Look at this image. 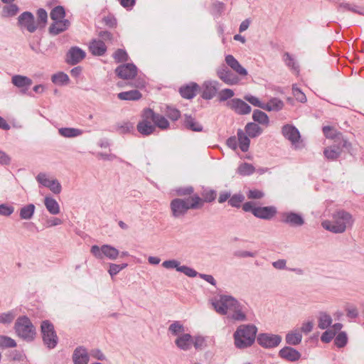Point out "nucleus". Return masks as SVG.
Wrapping results in <instances>:
<instances>
[{
	"mask_svg": "<svg viewBox=\"0 0 364 364\" xmlns=\"http://www.w3.org/2000/svg\"><path fill=\"white\" fill-rule=\"evenodd\" d=\"M354 223L352 215L344 210H338L332 215V220H324L321 226L333 233H343L347 228H351Z\"/></svg>",
	"mask_w": 364,
	"mask_h": 364,
	"instance_id": "1",
	"label": "nucleus"
},
{
	"mask_svg": "<svg viewBox=\"0 0 364 364\" xmlns=\"http://www.w3.org/2000/svg\"><path fill=\"white\" fill-rule=\"evenodd\" d=\"M203 207L201 198L195 194L189 198H175L171 201L170 208L173 218H183L189 210L199 209Z\"/></svg>",
	"mask_w": 364,
	"mask_h": 364,
	"instance_id": "2",
	"label": "nucleus"
},
{
	"mask_svg": "<svg viewBox=\"0 0 364 364\" xmlns=\"http://www.w3.org/2000/svg\"><path fill=\"white\" fill-rule=\"evenodd\" d=\"M257 328L254 324H241L233 333L234 344L238 349L247 348L256 339Z\"/></svg>",
	"mask_w": 364,
	"mask_h": 364,
	"instance_id": "3",
	"label": "nucleus"
},
{
	"mask_svg": "<svg viewBox=\"0 0 364 364\" xmlns=\"http://www.w3.org/2000/svg\"><path fill=\"white\" fill-rule=\"evenodd\" d=\"M237 299L230 295H220L211 300V304L215 311L220 315H227L228 311H231L234 304H237Z\"/></svg>",
	"mask_w": 364,
	"mask_h": 364,
	"instance_id": "4",
	"label": "nucleus"
},
{
	"mask_svg": "<svg viewBox=\"0 0 364 364\" xmlns=\"http://www.w3.org/2000/svg\"><path fill=\"white\" fill-rule=\"evenodd\" d=\"M15 329L17 334L24 339L31 340L36 334L34 326L26 316L19 317L16 320Z\"/></svg>",
	"mask_w": 364,
	"mask_h": 364,
	"instance_id": "5",
	"label": "nucleus"
},
{
	"mask_svg": "<svg viewBox=\"0 0 364 364\" xmlns=\"http://www.w3.org/2000/svg\"><path fill=\"white\" fill-rule=\"evenodd\" d=\"M41 328L43 343L50 349L54 348L58 344V338L53 325L48 321H43Z\"/></svg>",
	"mask_w": 364,
	"mask_h": 364,
	"instance_id": "6",
	"label": "nucleus"
},
{
	"mask_svg": "<svg viewBox=\"0 0 364 364\" xmlns=\"http://www.w3.org/2000/svg\"><path fill=\"white\" fill-rule=\"evenodd\" d=\"M90 252L97 259H101L105 257L112 260L116 259L119 254L118 250L109 245H103L101 247L92 245L90 249Z\"/></svg>",
	"mask_w": 364,
	"mask_h": 364,
	"instance_id": "7",
	"label": "nucleus"
},
{
	"mask_svg": "<svg viewBox=\"0 0 364 364\" xmlns=\"http://www.w3.org/2000/svg\"><path fill=\"white\" fill-rule=\"evenodd\" d=\"M36 181L43 186L50 189L55 194L61 192L62 186L56 178H50L46 173H39L36 177Z\"/></svg>",
	"mask_w": 364,
	"mask_h": 364,
	"instance_id": "8",
	"label": "nucleus"
},
{
	"mask_svg": "<svg viewBox=\"0 0 364 364\" xmlns=\"http://www.w3.org/2000/svg\"><path fill=\"white\" fill-rule=\"evenodd\" d=\"M257 341L259 346L265 348H275L282 341V337L272 333H259L257 337Z\"/></svg>",
	"mask_w": 364,
	"mask_h": 364,
	"instance_id": "9",
	"label": "nucleus"
},
{
	"mask_svg": "<svg viewBox=\"0 0 364 364\" xmlns=\"http://www.w3.org/2000/svg\"><path fill=\"white\" fill-rule=\"evenodd\" d=\"M18 24L21 28H25L30 33H34L38 28L34 16L29 11H25L18 16Z\"/></svg>",
	"mask_w": 364,
	"mask_h": 364,
	"instance_id": "10",
	"label": "nucleus"
},
{
	"mask_svg": "<svg viewBox=\"0 0 364 364\" xmlns=\"http://www.w3.org/2000/svg\"><path fill=\"white\" fill-rule=\"evenodd\" d=\"M216 73L218 77L228 85H235L240 82L239 77L225 65L219 67Z\"/></svg>",
	"mask_w": 364,
	"mask_h": 364,
	"instance_id": "11",
	"label": "nucleus"
},
{
	"mask_svg": "<svg viewBox=\"0 0 364 364\" xmlns=\"http://www.w3.org/2000/svg\"><path fill=\"white\" fill-rule=\"evenodd\" d=\"M115 73L124 80L133 79L137 74V68L133 63L123 64L115 69Z\"/></svg>",
	"mask_w": 364,
	"mask_h": 364,
	"instance_id": "12",
	"label": "nucleus"
},
{
	"mask_svg": "<svg viewBox=\"0 0 364 364\" xmlns=\"http://www.w3.org/2000/svg\"><path fill=\"white\" fill-rule=\"evenodd\" d=\"M227 106L238 114L245 115L250 113L251 107L243 100L234 98L227 102Z\"/></svg>",
	"mask_w": 364,
	"mask_h": 364,
	"instance_id": "13",
	"label": "nucleus"
},
{
	"mask_svg": "<svg viewBox=\"0 0 364 364\" xmlns=\"http://www.w3.org/2000/svg\"><path fill=\"white\" fill-rule=\"evenodd\" d=\"M145 116L146 118H151V122L156 127L161 129H166L169 127L168 121L162 115L155 113L151 109H145Z\"/></svg>",
	"mask_w": 364,
	"mask_h": 364,
	"instance_id": "14",
	"label": "nucleus"
},
{
	"mask_svg": "<svg viewBox=\"0 0 364 364\" xmlns=\"http://www.w3.org/2000/svg\"><path fill=\"white\" fill-rule=\"evenodd\" d=\"M282 222L293 227H300L304 224L303 217L298 213L287 212L282 214Z\"/></svg>",
	"mask_w": 364,
	"mask_h": 364,
	"instance_id": "15",
	"label": "nucleus"
},
{
	"mask_svg": "<svg viewBox=\"0 0 364 364\" xmlns=\"http://www.w3.org/2000/svg\"><path fill=\"white\" fill-rule=\"evenodd\" d=\"M137 131L143 136H149L155 131V125L152 124L151 118H146L145 110L143 114V119L136 126Z\"/></svg>",
	"mask_w": 364,
	"mask_h": 364,
	"instance_id": "16",
	"label": "nucleus"
},
{
	"mask_svg": "<svg viewBox=\"0 0 364 364\" xmlns=\"http://www.w3.org/2000/svg\"><path fill=\"white\" fill-rule=\"evenodd\" d=\"M72 358L73 364H87L90 356L85 347L78 346L74 350Z\"/></svg>",
	"mask_w": 364,
	"mask_h": 364,
	"instance_id": "17",
	"label": "nucleus"
},
{
	"mask_svg": "<svg viewBox=\"0 0 364 364\" xmlns=\"http://www.w3.org/2000/svg\"><path fill=\"white\" fill-rule=\"evenodd\" d=\"M85 58V52L78 47H72L67 53L66 61L70 65H75Z\"/></svg>",
	"mask_w": 364,
	"mask_h": 364,
	"instance_id": "18",
	"label": "nucleus"
},
{
	"mask_svg": "<svg viewBox=\"0 0 364 364\" xmlns=\"http://www.w3.org/2000/svg\"><path fill=\"white\" fill-rule=\"evenodd\" d=\"M219 83L217 81H206L203 85V92L201 97L205 100L213 99L217 92Z\"/></svg>",
	"mask_w": 364,
	"mask_h": 364,
	"instance_id": "19",
	"label": "nucleus"
},
{
	"mask_svg": "<svg viewBox=\"0 0 364 364\" xmlns=\"http://www.w3.org/2000/svg\"><path fill=\"white\" fill-rule=\"evenodd\" d=\"M193 343V338L189 333H182L175 340V344L179 349L187 351L189 350Z\"/></svg>",
	"mask_w": 364,
	"mask_h": 364,
	"instance_id": "20",
	"label": "nucleus"
},
{
	"mask_svg": "<svg viewBox=\"0 0 364 364\" xmlns=\"http://www.w3.org/2000/svg\"><path fill=\"white\" fill-rule=\"evenodd\" d=\"M225 60L226 64L239 75L246 76L247 75V70L241 65L233 55H227L225 58Z\"/></svg>",
	"mask_w": 364,
	"mask_h": 364,
	"instance_id": "21",
	"label": "nucleus"
},
{
	"mask_svg": "<svg viewBox=\"0 0 364 364\" xmlns=\"http://www.w3.org/2000/svg\"><path fill=\"white\" fill-rule=\"evenodd\" d=\"M282 132L283 136L292 144L298 142L300 139V133L299 130L293 125L286 124L283 126Z\"/></svg>",
	"mask_w": 364,
	"mask_h": 364,
	"instance_id": "22",
	"label": "nucleus"
},
{
	"mask_svg": "<svg viewBox=\"0 0 364 364\" xmlns=\"http://www.w3.org/2000/svg\"><path fill=\"white\" fill-rule=\"evenodd\" d=\"M70 26V21L65 18L53 21L49 27V33L53 36L58 35L59 33L66 31Z\"/></svg>",
	"mask_w": 364,
	"mask_h": 364,
	"instance_id": "23",
	"label": "nucleus"
},
{
	"mask_svg": "<svg viewBox=\"0 0 364 364\" xmlns=\"http://www.w3.org/2000/svg\"><path fill=\"white\" fill-rule=\"evenodd\" d=\"M276 208L272 206L257 207L253 210V215L261 219L269 220L276 214Z\"/></svg>",
	"mask_w": 364,
	"mask_h": 364,
	"instance_id": "24",
	"label": "nucleus"
},
{
	"mask_svg": "<svg viewBox=\"0 0 364 364\" xmlns=\"http://www.w3.org/2000/svg\"><path fill=\"white\" fill-rule=\"evenodd\" d=\"M279 355L281 358L291 362L298 360L301 357V353L291 347L282 348L279 352Z\"/></svg>",
	"mask_w": 364,
	"mask_h": 364,
	"instance_id": "25",
	"label": "nucleus"
},
{
	"mask_svg": "<svg viewBox=\"0 0 364 364\" xmlns=\"http://www.w3.org/2000/svg\"><path fill=\"white\" fill-rule=\"evenodd\" d=\"M231 315L230 318L237 321H247V316L244 311V306L237 301V304H234L232 309L231 310Z\"/></svg>",
	"mask_w": 364,
	"mask_h": 364,
	"instance_id": "26",
	"label": "nucleus"
},
{
	"mask_svg": "<svg viewBox=\"0 0 364 364\" xmlns=\"http://www.w3.org/2000/svg\"><path fill=\"white\" fill-rule=\"evenodd\" d=\"M341 146L334 142V144L324 149L323 154L328 160H336L341 156Z\"/></svg>",
	"mask_w": 364,
	"mask_h": 364,
	"instance_id": "27",
	"label": "nucleus"
},
{
	"mask_svg": "<svg viewBox=\"0 0 364 364\" xmlns=\"http://www.w3.org/2000/svg\"><path fill=\"white\" fill-rule=\"evenodd\" d=\"M198 89V84L192 82L190 85L181 87L180 88L181 95L186 99H192L196 95V91Z\"/></svg>",
	"mask_w": 364,
	"mask_h": 364,
	"instance_id": "28",
	"label": "nucleus"
},
{
	"mask_svg": "<svg viewBox=\"0 0 364 364\" xmlns=\"http://www.w3.org/2000/svg\"><path fill=\"white\" fill-rule=\"evenodd\" d=\"M44 205L47 210L51 215H57L60 211V205L55 199L50 196H46L44 198Z\"/></svg>",
	"mask_w": 364,
	"mask_h": 364,
	"instance_id": "29",
	"label": "nucleus"
},
{
	"mask_svg": "<svg viewBox=\"0 0 364 364\" xmlns=\"http://www.w3.org/2000/svg\"><path fill=\"white\" fill-rule=\"evenodd\" d=\"M90 50L95 55H102L107 50L105 43L101 40H94L90 45Z\"/></svg>",
	"mask_w": 364,
	"mask_h": 364,
	"instance_id": "30",
	"label": "nucleus"
},
{
	"mask_svg": "<svg viewBox=\"0 0 364 364\" xmlns=\"http://www.w3.org/2000/svg\"><path fill=\"white\" fill-rule=\"evenodd\" d=\"M58 133L65 138H75L82 135L83 131L77 128L62 127L58 129Z\"/></svg>",
	"mask_w": 364,
	"mask_h": 364,
	"instance_id": "31",
	"label": "nucleus"
},
{
	"mask_svg": "<svg viewBox=\"0 0 364 364\" xmlns=\"http://www.w3.org/2000/svg\"><path fill=\"white\" fill-rule=\"evenodd\" d=\"M237 142L239 143L240 149L242 151L246 152L250 147V140L247 134L242 129L237 131Z\"/></svg>",
	"mask_w": 364,
	"mask_h": 364,
	"instance_id": "32",
	"label": "nucleus"
},
{
	"mask_svg": "<svg viewBox=\"0 0 364 364\" xmlns=\"http://www.w3.org/2000/svg\"><path fill=\"white\" fill-rule=\"evenodd\" d=\"M246 134L252 138H255L260 135L262 132V129L254 122H249L246 124L245 127Z\"/></svg>",
	"mask_w": 364,
	"mask_h": 364,
	"instance_id": "33",
	"label": "nucleus"
},
{
	"mask_svg": "<svg viewBox=\"0 0 364 364\" xmlns=\"http://www.w3.org/2000/svg\"><path fill=\"white\" fill-rule=\"evenodd\" d=\"M11 81L18 87H28L32 84V80L30 78L19 75L13 76Z\"/></svg>",
	"mask_w": 364,
	"mask_h": 364,
	"instance_id": "34",
	"label": "nucleus"
},
{
	"mask_svg": "<svg viewBox=\"0 0 364 364\" xmlns=\"http://www.w3.org/2000/svg\"><path fill=\"white\" fill-rule=\"evenodd\" d=\"M121 100H137L141 97V94L136 90L122 92L117 95Z\"/></svg>",
	"mask_w": 364,
	"mask_h": 364,
	"instance_id": "35",
	"label": "nucleus"
},
{
	"mask_svg": "<svg viewBox=\"0 0 364 364\" xmlns=\"http://www.w3.org/2000/svg\"><path fill=\"white\" fill-rule=\"evenodd\" d=\"M302 339L301 333L298 330L289 332L286 336V342L292 346L298 345L301 343Z\"/></svg>",
	"mask_w": 364,
	"mask_h": 364,
	"instance_id": "36",
	"label": "nucleus"
},
{
	"mask_svg": "<svg viewBox=\"0 0 364 364\" xmlns=\"http://www.w3.org/2000/svg\"><path fill=\"white\" fill-rule=\"evenodd\" d=\"M36 207L33 204H28L20 209V218L22 220H30L34 215Z\"/></svg>",
	"mask_w": 364,
	"mask_h": 364,
	"instance_id": "37",
	"label": "nucleus"
},
{
	"mask_svg": "<svg viewBox=\"0 0 364 364\" xmlns=\"http://www.w3.org/2000/svg\"><path fill=\"white\" fill-rule=\"evenodd\" d=\"M184 123L188 129L193 132H201L203 130V126L190 115L185 114Z\"/></svg>",
	"mask_w": 364,
	"mask_h": 364,
	"instance_id": "38",
	"label": "nucleus"
},
{
	"mask_svg": "<svg viewBox=\"0 0 364 364\" xmlns=\"http://www.w3.org/2000/svg\"><path fill=\"white\" fill-rule=\"evenodd\" d=\"M284 102L278 98H272L267 103L264 104V110L279 111L284 107Z\"/></svg>",
	"mask_w": 364,
	"mask_h": 364,
	"instance_id": "39",
	"label": "nucleus"
},
{
	"mask_svg": "<svg viewBox=\"0 0 364 364\" xmlns=\"http://www.w3.org/2000/svg\"><path fill=\"white\" fill-rule=\"evenodd\" d=\"M252 119L255 122H258L259 124L267 126L269 124V117L267 114L259 109H255L252 114Z\"/></svg>",
	"mask_w": 364,
	"mask_h": 364,
	"instance_id": "40",
	"label": "nucleus"
},
{
	"mask_svg": "<svg viewBox=\"0 0 364 364\" xmlns=\"http://www.w3.org/2000/svg\"><path fill=\"white\" fill-rule=\"evenodd\" d=\"M331 323V316L325 312H321L318 316V327L321 329H326L329 327Z\"/></svg>",
	"mask_w": 364,
	"mask_h": 364,
	"instance_id": "41",
	"label": "nucleus"
},
{
	"mask_svg": "<svg viewBox=\"0 0 364 364\" xmlns=\"http://www.w3.org/2000/svg\"><path fill=\"white\" fill-rule=\"evenodd\" d=\"M283 60L287 67H289L292 70H294L296 73L299 72V65H298L296 60L289 53H287V52L284 53V54L283 55Z\"/></svg>",
	"mask_w": 364,
	"mask_h": 364,
	"instance_id": "42",
	"label": "nucleus"
},
{
	"mask_svg": "<svg viewBox=\"0 0 364 364\" xmlns=\"http://www.w3.org/2000/svg\"><path fill=\"white\" fill-rule=\"evenodd\" d=\"M50 16L53 21L64 19L65 16V9L61 6H55L51 10Z\"/></svg>",
	"mask_w": 364,
	"mask_h": 364,
	"instance_id": "43",
	"label": "nucleus"
},
{
	"mask_svg": "<svg viewBox=\"0 0 364 364\" xmlns=\"http://www.w3.org/2000/svg\"><path fill=\"white\" fill-rule=\"evenodd\" d=\"M116 130L119 134H127L134 130V124L130 122H122L117 124Z\"/></svg>",
	"mask_w": 364,
	"mask_h": 364,
	"instance_id": "44",
	"label": "nucleus"
},
{
	"mask_svg": "<svg viewBox=\"0 0 364 364\" xmlns=\"http://www.w3.org/2000/svg\"><path fill=\"white\" fill-rule=\"evenodd\" d=\"M255 171V168L251 164L242 163L237 168V173L241 176H250Z\"/></svg>",
	"mask_w": 364,
	"mask_h": 364,
	"instance_id": "45",
	"label": "nucleus"
},
{
	"mask_svg": "<svg viewBox=\"0 0 364 364\" xmlns=\"http://www.w3.org/2000/svg\"><path fill=\"white\" fill-rule=\"evenodd\" d=\"M52 82L58 85H67L69 82V77L64 73H58L52 76Z\"/></svg>",
	"mask_w": 364,
	"mask_h": 364,
	"instance_id": "46",
	"label": "nucleus"
},
{
	"mask_svg": "<svg viewBox=\"0 0 364 364\" xmlns=\"http://www.w3.org/2000/svg\"><path fill=\"white\" fill-rule=\"evenodd\" d=\"M168 331L173 336H177V337L182 334L185 333V327L179 321H174L168 327Z\"/></svg>",
	"mask_w": 364,
	"mask_h": 364,
	"instance_id": "47",
	"label": "nucleus"
},
{
	"mask_svg": "<svg viewBox=\"0 0 364 364\" xmlns=\"http://www.w3.org/2000/svg\"><path fill=\"white\" fill-rule=\"evenodd\" d=\"M16 316V313L14 310L0 314V323L9 324L14 321Z\"/></svg>",
	"mask_w": 364,
	"mask_h": 364,
	"instance_id": "48",
	"label": "nucleus"
},
{
	"mask_svg": "<svg viewBox=\"0 0 364 364\" xmlns=\"http://www.w3.org/2000/svg\"><path fill=\"white\" fill-rule=\"evenodd\" d=\"M334 142L338 144V145L341 146V150L342 148H345L349 152L350 151L352 144L343 136L341 133L338 132V134L336 136V140L334 141Z\"/></svg>",
	"mask_w": 364,
	"mask_h": 364,
	"instance_id": "49",
	"label": "nucleus"
},
{
	"mask_svg": "<svg viewBox=\"0 0 364 364\" xmlns=\"http://www.w3.org/2000/svg\"><path fill=\"white\" fill-rule=\"evenodd\" d=\"M18 11V8L16 4H9L4 7L2 16L4 17H9L15 16Z\"/></svg>",
	"mask_w": 364,
	"mask_h": 364,
	"instance_id": "50",
	"label": "nucleus"
},
{
	"mask_svg": "<svg viewBox=\"0 0 364 364\" xmlns=\"http://www.w3.org/2000/svg\"><path fill=\"white\" fill-rule=\"evenodd\" d=\"M348 341L347 335L345 332H340L335 338L334 343L338 348L344 347Z\"/></svg>",
	"mask_w": 364,
	"mask_h": 364,
	"instance_id": "51",
	"label": "nucleus"
},
{
	"mask_svg": "<svg viewBox=\"0 0 364 364\" xmlns=\"http://www.w3.org/2000/svg\"><path fill=\"white\" fill-rule=\"evenodd\" d=\"M235 95V92L232 90L225 88L222 90L218 93V98L220 102H225Z\"/></svg>",
	"mask_w": 364,
	"mask_h": 364,
	"instance_id": "52",
	"label": "nucleus"
},
{
	"mask_svg": "<svg viewBox=\"0 0 364 364\" xmlns=\"http://www.w3.org/2000/svg\"><path fill=\"white\" fill-rule=\"evenodd\" d=\"M113 58L117 63L126 62L128 60V55L124 50L117 49L113 54Z\"/></svg>",
	"mask_w": 364,
	"mask_h": 364,
	"instance_id": "53",
	"label": "nucleus"
},
{
	"mask_svg": "<svg viewBox=\"0 0 364 364\" xmlns=\"http://www.w3.org/2000/svg\"><path fill=\"white\" fill-rule=\"evenodd\" d=\"M203 204L206 203H210L215 200L216 198V192L213 190L204 191L202 193Z\"/></svg>",
	"mask_w": 364,
	"mask_h": 364,
	"instance_id": "54",
	"label": "nucleus"
},
{
	"mask_svg": "<svg viewBox=\"0 0 364 364\" xmlns=\"http://www.w3.org/2000/svg\"><path fill=\"white\" fill-rule=\"evenodd\" d=\"M244 99L253 106L264 109L265 103L262 102L257 97L250 95H247L244 97Z\"/></svg>",
	"mask_w": 364,
	"mask_h": 364,
	"instance_id": "55",
	"label": "nucleus"
},
{
	"mask_svg": "<svg viewBox=\"0 0 364 364\" xmlns=\"http://www.w3.org/2000/svg\"><path fill=\"white\" fill-rule=\"evenodd\" d=\"M180 264H181L180 262H178L176 259H169V260L164 261L162 263V266L165 269H176V271L178 272V269L181 267Z\"/></svg>",
	"mask_w": 364,
	"mask_h": 364,
	"instance_id": "56",
	"label": "nucleus"
},
{
	"mask_svg": "<svg viewBox=\"0 0 364 364\" xmlns=\"http://www.w3.org/2000/svg\"><path fill=\"white\" fill-rule=\"evenodd\" d=\"M245 197L241 194H235L230 197L228 203L232 207L238 208L240 206L241 203L244 200Z\"/></svg>",
	"mask_w": 364,
	"mask_h": 364,
	"instance_id": "57",
	"label": "nucleus"
},
{
	"mask_svg": "<svg viewBox=\"0 0 364 364\" xmlns=\"http://www.w3.org/2000/svg\"><path fill=\"white\" fill-rule=\"evenodd\" d=\"M176 194L178 196H193L194 188L191 186L180 187L176 190Z\"/></svg>",
	"mask_w": 364,
	"mask_h": 364,
	"instance_id": "58",
	"label": "nucleus"
},
{
	"mask_svg": "<svg viewBox=\"0 0 364 364\" xmlns=\"http://www.w3.org/2000/svg\"><path fill=\"white\" fill-rule=\"evenodd\" d=\"M0 346L6 348H14L16 346V341L7 336H0Z\"/></svg>",
	"mask_w": 364,
	"mask_h": 364,
	"instance_id": "59",
	"label": "nucleus"
},
{
	"mask_svg": "<svg viewBox=\"0 0 364 364\" xmlns=\"http://www.w3.org/2000/svg\"><path fill=\"white\" fill-rule=\"evenodd\" d=\"M166 114L167 117L173 121L178 120L181 117L179 110L171 107H167Z\"/></svg>",
	"mask_w": 364,
	"mask_h": 364,
	"instance_id": "60",
	"label": "nucleus"
},
{
	"mask_svg": "<svg viewBox=\"0 0 364 364\" xmlns=\"http://www.w3.org/2000/svg\"><path fill=\"white\" fill-rule=\"evenodd\" d=\"M178 272L183 273L189 277H195L198 275V273L195 269L186 265L181 266Z\"/></svg>",
	"mask_w": 364,
	"mask_h": 364,
	"instance_id": "61",
	"label": "nucleus"
},
{
	"mask_svg": "<svg viewBox=\"0 0 364 364\" xmlns=\"http://www.w3.org/2000/svg\"><path fill=\"white\" fill-rule=\"evenodd\" d=\"M14 211V208L6 203L0 205V215L4 216H9Z\"/></svg>",
	"mask_w": 364,
	"mask_h": 364,
	"instance_id": "62",
	"label": "nucleus"
},
{
	"mask_svg": "<svg viewBox=\"0 0 364 364\" xmlns=\"http://www.w3.org/2000/svg\"><path fill=\"white\" fill-rule=\"evenodd\" d=\"M292 92H293V95H294V97L299 102H305L306 101V95L298 87H296L295 86H293V87H292Z\"/></svg>",
	"mask_w": 364,
	"mask_h": 364,
	"instance_id": "63",
	"label": "nucleus"
},
{
	"mask_svg": "<svg viewBox=\"0 0 364 364\" xmlns=\"http://www.w3.org/2000/svg\"><path fill=\"white\" fill-rule=\"evenodd\" d=\"M193 345L197 350H201L205 346V340L204 337L198 336L193 338Z\"/></svg>",
	"mask_w": 364,
	"mask_h": 364,
	"instance_id": "64",
	"label": "nucleus"
}]
</instances>
